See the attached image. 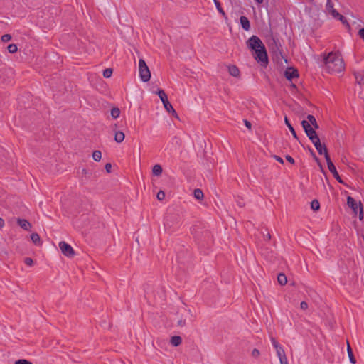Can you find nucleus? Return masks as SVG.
Returning a JSON list of instances; mask_svg holds the SVG:
<instances>
[{
  "label": "nucleus",
  "instance_id": "nucleus-54",
  "mask_svg": "<svg viewBox=\"0 0 364 364\" xmlns=\"http://www.w3.org/2000/svg\"><path fill=\"white\" fill-rule=\"evenodd\" d=\"M5 225L4 220L0 217V228H3Z\"/></svg>",
  "mask_w": 364,
  "mask_h": 364
},
{
  "label": "nucleus",
  "instance_id": "nucleus-50",
  "mask_svg": "<svg viewBox=\"0 0 364 364\" xmlns=\"http://www.w3.org/2000/svg\"><path fill=\"white\" fill-rule=\"evenodd\" d=\"M358 35L363 40H364V28H361L358 31Z\"/></svg>",
  "mask_w": 364,
  "mask_h": 364
},
{
  "label": "nucleus",
  "instance_id": "nucleus-36",
  "mask_svg": "<svg viewBox=\"0 0 364 364\" xmlns=\"http://www.w3.org/2000/svg\"><path fill=\"white\" fill-rule=\"evenodd\" d=\"M1 39L2 42L6 43L11 39V36L10 34H4L1 36Z\"/></svg>",
  "mask_w": 364,
  "mask_h": 364
},
{
  "label": "nucleus",
  "instance_id": "nucleus-28",
  "mask_svg": "<svg viewBox=\"0 0 364 364\" xmlns=\"http://www.w3.org/2000/svg\"><path fill=\"white\" fill-rule=\"evenodd\" d=\"M102 158V153L100 151L95 150L92 153V159L95 161H100Z\"/></svg>",
  "mask_w": 364,
  "mask_h": 364
},
{
  "label": "nucleus",
  "instance_id": "nucleus-49",
  "mask_svg": "<svg viewBox=\"0 0 364 364\" xmlns=\"http://www.w3.org/2000/svg\"><path fill=\"white\" fill-rule=\"evenodd\" d=\"M245 125L249 129H251L252 128V124L248 120L245 119L244 120Z\"/></svg>",
  "mask_w": 364,
  "mask_h": 364
},
{
  "label": "nucleus",
  "instance_id": "nucleus-16",
  "mask_svg": "<svg viewBox=\"0 0 364 364\" xmlns=\"http://www.w3.org/2000/svg\"><path fill=\"white\" fill-rule=\"evenodd\" d=\"M92 175L91 171L87 170V168H82V176H81V182L82 184L87 183V180L90 178Z\"/></svg>",
  "mask_w": 364,
  "mask_h": 364
},
{
  "label": "nucleus",
  "instance_id": "nucleus-20",
  "mask_svg": "<svg viewBox=\"0 0 364 364\" xmlns=\"http://www.w3.org/2000/svg\"><path fill=\"white\" fill-rule=\"evenodd\" d=\"M307 119H308V122H309V124H311V126L314 128V129H318V124L316 120V118L314 117V116L311 115V114H309L307 116Z\"/></svg>",
  "mask_w": 364,
  "mask_h": 364
},
{
  "label": "nucleus",
  "instance_id": "nucleus-43",
  "mask_svg": "<svg viewBox=\"0 0 364 364\" xmlns=\"http://www.w3.org/2000/svg\"><path fill=\"white\" fill-rule=\"evenodd\" d=\"M359 206H360L359 218H360V220H362L363 218V210L362 203L360 202L359 203Z\"/></svg>",
  "mask_w": 364,
  "mask_h": 364
},
{
  "label": "nucleus",
  "instance_id": "nucleus-40",
  "mask_svg": "<svg viewBox=\"0 0 364 364\" xmlns=\"http://www.w3.org/2000/svg\"><path fill=\"white\" fill-rule=\"evenodd\" d=\"M271 341L275 349H277L278 348L281 347V346L279 344V343L274 337L271 338Z\"/></svg>",
  "mask_w": 364,
  "mask_h": 364
},
{
  "label": "nucleus",
  "instance_id": "nucleus-45",
  "mask_svg": "<svg viewBox=\"0 0 364 364\" xmlns=\"http://www.w3.org/2000/svg\"><path fill=\"white\" fill-rule=\"evenodd\" d=\"M308 304L306 301H301L300 304V307L303 310H306V309H308Z\"/></svg>",
  "mask_w": 364,
  "mask_h": 364
},
{
  "label": "nucleus",
  "instance_id": "nucleus-37",
  "mask_svg": "<svg viewBox=\"0 0 364 364\" xmlns=\"http://www.w3.org/2000/svg\"><path fill=\"white\" fill-rule=\"evenodd\" d=\"M338 18L342 22L343 24L346 25L348 27H350V25L348 23L346 18L343 15L341 14Z\"/></svg>",
  "mask_w": 364,
  "mask_h": 364
},
{
  "label": "nucleus",
  "instance_id": "nucleus-2",
  "mask_svg": "<svg viewBox=\"0 0 364 364\" xmlns=\"http://www.w3.org/2000/svg\"><path fill=\"white\" fill-rule=\"evenodd\" d=\"M252 56L255 60L263 67H267L268 65V56L266 48L262 46L260 48L252 52Z\"/></svg>",
  "mask_w": 364,
  "mask_h": 364
},
{
  "label": "nucleus",
  "instance_id": "nucleus-23",
  "mask_svg": "<svg viewBox=\"0 0 364 364\" xmlns=\"http://www.w3.org/2000/svg\"><path fill=\"white\" fill-rule=\"evenodd\" d=\"M284 122H285V124L287 126V127L289 128V129L290 130V132H291L293 136L295 138V139H298V136H297V134L294 129V127L291 126V124H290L288 118L287 117H284Z\"/></svg>",
  "mask_w": 364,
  "mask_h": 364
},
{
  "label": "nucleus",
  "instance_id": "nucleus-47",
  "mask_svg": "<svg viewBox=\"0 0 364 364\" xmlns=\"http://www.w3.org/2000/svg\"><path fill=\"white\" fill-rule=\"evenodd\" d=\"M105 168L107 173H110L112 169V164L110 163L106 164Z\"/></svg>",
  "mask_w": 364,
  "mask_h": 364
},
{
  "label": "nucleus",
  "instance_id": "nucleus-26",
  "mask_svg": "<svg viewBox=\"0 0 364 364\" xmlns=\"http://www.w3.org/2000/svg\"><path fill=\"white\" fill-rule=\"evenodd\" d=\"M152 173L154 176H160L162 173V168L159 164L153 166Z\"/></svg>",
  "mask_w": 364,
  "mask_h": 364
},
{
  "label": "nucleus",
  "instance_id": "nucleus-25",
  "mask_svg": "<svg viewBox=\"0 0 364 364\" xmlns=\"http://www.w3.org/2000/svg\"><path fill=\"white\" fill-rule=\"evenodd\" d=\"M277 281L279 284L281 285H285L287 282V277L284 274L280 273L277 276Z\"/></svg>",
  "mask_w": 364,
  "mask_h": 364
},
{
  "label": "nucleus",
  "instance_id": "nucleus-48",
  "mask_svg": "<svg viewBox=\"0 0 364 364\" xmlns=\"http://www.w3.org/2000/svg\"><path fill=\"white\" fill-rule=\"evenodd\" d=\"M186 325V319H180L178 321V326H184Z\"/></svg>",
  "mask_w": 364,
  "mask_h": 364
},
{
  "label": "nucleus",
  "instance_id": "nucleus-44",
  "mask_svg": "<svg viewBox=\"0 0 364 364\" xmlns=\"http://www.w3.org/2000/svg\"><path fill=\"white\" fill-rule=\"evenodd\" d=\"M330 13L334 18H338V16L341 15L335 9L331 10Z\"/></svg>",
  "mask_w": 364,
  "mask_h": 364
},
{
  "label": "nucleus",
  "instance_id": "nucleus-53",
  "mask_svg": "<svg viewBox=\"0 0 364 364\" xmlns=\"http://www.w3.org/2000/svg\"><path fill=\"white\" fill-rule=\"evenodd\" d=\"M264 236L265 237V240H271V235L269 232H267L266 235L264 234Z\"/></svg>",
  "mask_w": 364,
  "mask_h": 364
},
{
  "label": "nucleus",
  "instance_id": "nucleus-8",
  "mask_svg": "<svg viewBox=\"0 0 364 364\" xmlns=\"http://www.w3.org/2000/svg\"><path fill=\"white\" fill-rule=\"evenodd\" d=\"M157 95H159V98L161 99V100L164 105V109L168 112H171V109H173V106L168 100V97H167V95L166 94V92L163 90L159 89L157 91Z\"/></svg>",
  "mask_w": 364,
  "mask_h": 364
},
{
  "label": "nucleus",
  "instance_id": "nucleus-24",
  "mask_svg": "<svg viewBox=\"0 0 364 364\" xmlns=\"http://www.w3.org/2000/svg\"><path fill=\"white\" fill-rule=\"evenodd\" d=\"M347 351H348V355L350 363L353 364H355L356 363V360L353 355L352 348L348 343Z\"/></svg>",
  "mask_w": 364,
  "mask_h": 364
},
{
  "label": "nucleus",
  "instance_id": "nucleus-15",
  "mask_svg": "<svg viewBox=\"0 0 364 364\" xmlns=\"http://www.w3.org/2000/svg\"><path fill=\"white\" fill-rule=\"evenodd\" d=\"M228 72L230 75L235 77H239L240 75V71L236 65H230L228 67Z\"/></svg>",
  "mask_w": 364,
  "mask_h": 364
},
{
  "label": "nucleus",
  "instance_id": "nucleus-27",
  "mask_svg": "<svg viewBox=\"0 0 364 364\" xmlns=\"http://www.w3.org/2000/svg\"><path fill=\"white\" fill-rule=\"evenodd\" d=\"M193 196L197 200H201L204 197L203 191L199 188H196L194 190Z\"/></svg>",
  "mask_w": 364,
  "mask_h": 364
},
{
  "label": "nucleus",
  "instance_id": "nucleus-12",
  "mask_svg": "<svg viewBox=\"0 0 364 364\" xmlns=\"http://www.w3.org/2000/svg\"><path fill=\"white\" fill-rule=\"evenodd\" d=\"M284 76L288 80L291 81L294 78L299 77L298 70L292 67L287 68L284 72Z\"/></svg>",
  "mask_w": 364,
  "mask_h": 364
},
{
  "label": "nucleus",
  "instance_id": "nucleus-39",
  "mask_svg": "<svg viewBox=\"0 0 364 364\" xmlns=\"http://www.w3.org/2000/svg\"><path fill=\"white\" fill-rule=\"evenodd\" d=\"M15 364H33L31 361L25 359H19L15 362Z\"/></svg>",
  "mask_w": 364,
  "mask_h": 364
},
{
  "label": "nucleus",
  "instance_id": "nucleus-46",
  "mask_svg": "<svg viewBox=\"0 0 364 364\" xmlns=\"http://www.w3.org/2000/svg\"><path fill=\"white\" fill-rule=\"evenodd\" d=\"M285 159H287V161H289L291 164H294L295 163L294 159L289 155H287L285 156Z\"/></svg>",
  "mask_w": 364,
  "mask_h": 364
},
{
  "label": "nucleus",
  "instance_id": "nucleus-51",
  "mask_svg": "<svg viewBox=\"0 0 364 364\" xmlns=\"http://www.w3.org/2000/svg\"><path fill=\"white\" fill-rule=\"evenodd\" d=\"M274 158L277 161H279V163H281V164H284V161H283V159H282L280 156H277V155H274Z\"/></svg>",
  "mask_w": 364,
  "mask_h": 364
},
{
  "label": "nucleus",
  "instance_id": "nucleus-41",
  "mask_svg": "<svg viewBox=\"0 0 364 364\" xmlns=\"http://www.w3.org/2000/svg\"><path fill=\"white\" fill-rule=\"evenodd\" d=\"M24 262L26 265L31 267L33 264V261L31 257H26L24 259Z\"/></svg>",
  "mask_w": 364,
  "mask_h": 364
},
{
  "label": "nucleus",
  "instance_id": "nucleus-57",
  "mask_svg": "<svg viewBox=\"0 0 364 364\" xmlns=\"http://www.w3.org/2000/svg\"><path fill=\"white\" fill-rule=\"evenodd\" d=\"M257 3L261 4L262 3L263 0H255Z\"/></svg>",
  "mask_w": 364,
  "mask_h": 364
},
{
  "label": "nucleus",
  "instance_id": "nucleus-14",
  "mask_svg": "<svg viewBox=\"0 0 364 364\" xmlns=\"http://www.w3.org/2000/svg\"><path fill=\"white\" fill-rule=\"evenodd\" d=\"M240 24H241L242 28L245 31H249L250 29V23L246 16H240Z\"/></svg>",
  "mask_w": 364,
  "mask_h": 364
},
{
  "label": "nucleus",
  "instance_id": "nucleus-4",
  "mask_svg": "<svg viewBox=\"0 0 364 364\" xmlns=\"http://www.w3.org/2000/svg\"><path fill=\"white\" fill-rule=\"evenodd\" d=\"M139 77L143 82H148L151 78V72L143 59L139 60Z\"/></svg>",
  "mask_w": 364,
  "mask_h": 364
},
{
  "label": "nucleus",
  "instance_id": "nucleus-32",
  "mask_svg": "<svg viewBox=\"0 0 364 364\" xmlns=\"http://www.w3.org/2000/svg\"><path fill=\"white\" fill-rule=\"evenodd\" d=\"M213 1L215 3V5L218 12L220 14H221L223 16H225V13L224 11V10L223 9V8L221 7L220 3L218 0H213Z\"/></svg>",
  "mask_w": 364,
  "mask_h": 364
},
{
  "label": "nucleus",
  "instance_id": "nucleus-52",
  "mask_svg": "<svg viewBox=\"0 0 364 364\" xmlns=\"http://www.w3.org/2000/svg\"><path fill=\"white\" fill-rule=\"evenodd\" d=\"M173 117H175L176 118H178V114L176 113V112L175 111V109L173 108V109H171V112H170Z\"/></svg>",
  "mask_w": 364,
  "mask_h": 364
},
{
  "label": "nucleus",
  "instance_id": "nucleus-5",
  "mask_svg": "<svg viewBox=\"0 0 364 364\" xmlns=\"http://www.w3.org/2000/svg\"><path fill=\"white\" fill-rule=\"evenodd\" d=\"M301 125L303 129H304L305 133L306 134L309 139L311 141V142H314V141L319 139L318 134H316L314 128H313L309 122H308L306 120H303L301 122Z\"/></svg>",
  "mask_w": 364,
  "mask_h": 364
},
{
  "label": "nucleus",
  "instance_id": "nucleus-10",
  "mask_svg": "<svg viewBox=\"0 0 364 364\" xmlns=\"http://www.w3.org/2000/svg\"><path fill=\"white\" fill-rule=\"evenodd\" d=\"M312 143L314 144V145L315 148L316 149L318 153L320 155L323 154L324 157H325V159L326 160V156H329V154H328V149H327L326 145H322L321 144L320 139H318L317 140L314 141Z\"/></svg>",
  "mask_w": 364,
  "mask_h": 364
},
{
  "label": "nucleus",
  "instance_id": "nucleus-6",
  "mask_svg": "<svg viewBox=\"0 0 364 364\" xmlns=\"http://www.w3.org/2000/svg\"><path fill=\"white\" fill-rule=\"evenodd\" d=\"M246 43H247V48L250 50H251L252 52L260 48L262 46H264V43L262 42L260 38L257 36H252L247 41Z\"/></svg>",
  "mask_w": 364,
  "mask_h": 364
},
{
  "label": "nucleus",
  "instance_id": "nucleus-33",
  "mask_svg": "<svg viewBox=\"0 0 364 364\" xmlns=\"http://www.w3.org/2000/svg\"><path fill=\"white\" fill-rule=\"evenodd\" d=\"M7 50L10 53H15L18 50L17 46L16 44H9L7 47Z\"/></svg>",
  "mask_w": 364,
  "mask_h": 364
},
{
  "label": "nucleus",
  "instance_id": "nucleus-1",
  "mask_svg": "<svg viewBox=\"0 0 364 364\" xmlns=\"http://www.w3.org/2000/svg\"><path fill=\"white\" fill-rule=\"evenodd\" d=\"M324 63L329 73H341L344 70V63L339 54L331 52L324 58Z\"/></svg>",
  "mask_w": 364,
  "mask_h": 364
},
{
  "label": "nucleus",
  "instance_id": "nucleus-42",
  "mask_svg": "<svg viewBox=\"0 0 364 364\" xmlns=\"http://www.w3.org/2000/svg\"><path fill=\"white\" fill-rule=\"evenodd\" d=\"M259 354L260 353L259 350H257V348L253 349V350L252 351V356L254 358H258Z\"/></svg>",
  "mask_w": 364,
  "mask_h": 364
},
{
  "label": "nucleus",
  "instance_id": "nucleus-21",
  "mask_svg": "<svg viewBox=\"0 0 364 364\" xmlns=\"http://www.w3.org/2000/svg\"><path fill=\"white\" fill-rule=\"evenodd\" d=\"M182 342V338L179 336H172L171 338V343L173 346H178Z\"/></svg>",
  "mask_w": 364,
  "mask_h": 364
},
{
  "label": "nucleus",
  "instance_id": "nucleus-7",
  "mask_svg": "<svg viewBox=\"0 0 364 364\" xmlns=\"http://www.w3.org/2000/svg\"><path fill=\"white\" fill-rule=\"evenodd\" d=\"M59 247L62 253L68 257H73L75 255L73 248L64 241L59 242Z\"/></svg>",
  "mask_w": 364,
  "mask_h": 364
},
{
  "label": "nucleus",
  "instance_id": "nucleus-31",
  "mask_svg": "<svg viewBox=\"0 0 364 364\" xmlns=\"http://www.w3.org/2000/svg\"><path fill=\"white\" fill-rule=\"evenodd\" d=\"M311 208L314 211L318 210L319 208H320V203H319V202L317 200H312V202L311 203Z\"/></svg>",
  "mask_w": 364,
  "mask_h": 364
},
{
  "label": "nucleus",
  "instance_id": "nucleus-29",
  "mask_svg": "<svg viewBox=\"0 0 364 364\" xmlns=\"http://www.w3.org/2000/svg\"><path fill=\"white\" fill-rule=\"evenodd\" d=\"M120 109L118 107H113L111 109V116L114 119H117L119 117Z\"/></svg>",
  "mask_w": 364,
  "mask_h": 364
},
{
  "label": "nucleus",
  "instance_id": "nucleus-30",
  "mask_svg": "<svg viewBox=\"0 0 364 364\" xmlns=\"http://www.w3.org/2000/svg\"><path fill=\"white\" fill-rule=\"evenodd\" d=\"M355 77L356 82L360 85H361L363 84V78H364V74L360 73H355Z\"/></svg>",
  "mask_w": 364,
  "mask_h": 364
},
{
  "label": "nucleus",
  "instance_id": "nucleus-22",
  "mask_svg": "<svg viewBox=\"0 0 364 364\" xmlns=\"http://www.w3.org/2000/svg\"><path fill=\"white\" fill-rule=\"evenodd\" d=\"M276 351L279 361H282V360H285L287 358L285 352L282 346L276 349Z\"/></svg>",
  "mask_w": 364,
  "mask_h": 364
},
{
  "label": "nucleus",
  "instance_id": "nucleus-13",
  "mask_svg": "<svg viewBox=\"0 0 364 364\" xmlns=\"http://www.w3.org/2000/svg\"><path fill=\"white\" fill-rule=\"evenodd\" d=\"M17 223L25 230H29L31 228V224L26 219L18 218Z\"/></svg>",
  "mask_w": 364,
  "mask_h": 364
},
{
  "label": "nucleus",
  "instance_id": "nucleus-55",
  "mask_svg": "<svg viewBox=\"0 0 364 364\" xmlns=\"http://www.w3.org/2000/svg\"><path fill=\"white\" fill-rule=\"evenodd\" d=\"M280 364H288L287 358L285 360H282V361H280Z\"/></svg>",
  "mask_w": 364,
  "mask_h": 364
},
{
  "label": "nucleus",
  "instance_id": "nucleus-3",
  "mask_svg": "<svg viewBox=\"0 0 364 364\" xmlns=\"http://www.w3.org/2000/svg\"><path fill=\"white\" fill-rule=\"evenodd\" d=\"M267 46L269 51L277 58L282 56L281 44L278 39L271 36L267 39Z\"/></svg>",
  "mask_w": 364,
  "mask_h": 364
},
{
  "label": "nucleus",
  "instance_id": "nucleus-11",
  "mask_svg": "<svg viewBox=\"0 0 364 364\" xmlns=\"http://www.w3.org/2000/svg\"><path fill=\"white\" fill-rule=\"evenodd\" d=\"M179 223V216L177 214H168L165 218V225L171 227Z\"/></svg>",
  "mask_w": 364,
  "mask_h": 364
},
{
  "label": "nucleus",
  "instance_id": "nucleus-18",
  "mask_svg": "<svg viewBox=\"0 0 364 364\" xmlns=\"http://www.w3.org/2000/svg\"><path fill=\"white\" fill-rule=\"evenodd\" d=\"M125 135L122 131H117L114 134V140L117 143H122L124 140Z\"/></svg>",
  "mask_w": 364,
  "mask_h": 364
},
{
  "label": "nucleus",
  "instance_id": "nucleus-56",
  "mask_svg": "<svg viewBox=\"0 0 364 364\" xmlns=\"http://www.w3.org/2000/svg\"><path fill=\"white\" fill-rule=\"evenodd\" d=\"M310 151H311V154L314 155V159H315L317 161H318V158L315 156V154H314V152L313 151V150L310 149Z\"/></svg>",
  "mask_w": 364,
  "mask_h": 364
},
{
  "label": "nucleus",
  "instance_id": "nucleus-9",
  "mask_svg": "<svg viewBox=\"0 0 364 364\" xmlns=\"http://www.w3.org/2000/svg\"><path fill=\"white\" fill-rule=\"evenodd\" d=\"M326 163L328 166V168L330 171V172L333 174V177L337 180V181L340 183H343V181L340 177L334 164L331 160V158L329 156H326Z\"/></svg>",
  "mask_w": 364,
  "mask_h": 364
},
{
  "label": "nucleus",
  "instance_id": "nucleus-38",
  "mask_svg": "<svg viewBox=\"0 0 364 364\" xmlns=\"http://www.w3.org/2000/svg\"><path fill=\"white\" fill-rule=\"evenodd\" d=\"M156 197L159 200H162L165 198V193L163 191H159L157 193Z\"/></svg>",
  "mask_w": 364,
  "mask_h": 364
},
{
  "label": "nucleus",
  "instance_id": "nucleus-34",
  "mask_svg": "<svg viewBox=\"0 0 364 364\" xmlns=\"http://www.w3.org/2000/svg\"><path fill=\"white\" fill-rule=\"evenodd\" d=\"M113 70L112 68H107L103 71V77L109 78L112 76Z\"/></svg>",
  "mask_w": 364,
  "mask_h": 364
},
{
  "label": "nucleus",
  "instance_id": "nucleus-35",
  "mask_svg": "<svg viewBox=\"0 0 364 364\" xmlns=\"http://www.w3.org/2000/svg\"><path fill=\"white\" fill-rule=\"evenodd\" d=\"M326 7V10L330 13L331 10L334 9L333 3L331 0H327Z\"/></svg>",
  "mask_w": 364,
  "mask_h": 364
},
{
  "label": "nucleus",
  "instance_id": "nucleus-58",
  "mask_svg": "<svg viewBox=\"0 0 364 364\" xmlns=\"http://www.w3.org/2000/svg\"><path fill=\"white\" fill-rule=\"evenodd\" d=\"M291 86L294 87V88H296V85L294 84H292Z\"/></svg>",
  "mask_w": 364,
  "mask_h": 364
},
{
  "label": "nucleus",
  "instance_id": "nucleus-17",
  "mask_svg": "<svg viewBox=\"0 0 364 364\" xmlns=\"http://www.w3.org/2000/svg\"><path fill=\"white\" fill-rule=\"evenodd\" d=\"M347 204L350 208H351L353 210V211L355 213H357L358 205L356 201L351 196L347 197Z\"/></svg>",
  "mask_w": 364,
  "mask_h": 364
},
{
  "label": "nucleus",
  "instance_id": "nucleus-19",
  "mask_svg": "<svg viewBox=\"0 0 364 364\" xmlns=\"http://www.w3.org/2000/svg\"><path fill=\"white\" fill-rule=\"evenodd\" d=\"M31 239L35 245H39V246H41L42 245L41 237L38 233H36V232L32 233L31 235Z\"/></svg>",
  "mask_w": 364,
  "mask_h": 364
}]
</instances>
